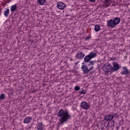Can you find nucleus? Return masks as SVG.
I'll return each instance as SVG.
<instances>
[{
	"instance_id": "nucleus-5",
	"label": "nucleus",
	"mask_w": 130,
	"mask_h": 130,
	"mask_svg": "<svg viewBox=\"0 0 130 130\" xmlns=\"http://www.w3.org/2000/svg\"><path fill=\"white\" fill-rule=\"evenodd\" d=\"M81 107L82 109H84V110H89L90 106L86 102H82L81 103Z\"/></svg>"
},
{
	"instance_id": "nucleus-18",
	"label": "nucleus",
	"mask_w": 130,
	"mask_h": 130,
	"mask_svg": "<svg viewBox=\"0 0 130 130\" xmlns=\"http://www.w3.org/2000/svg\"><path fill=\"white\" fill-rule=\"evenodd\" d=\"M112 115V117L113 119V118H118V114L116 113H112V114H111Z\"/></svg>"
},
{
	"instance_id": "nucleus-27",
	"label": "nucleus",
	"mask_w": 130,
	"mask_h": 130,
	"mask_svg": "<svg viewBox=\"0 0 130 130\" xmlns=\"http://www.w3.org/2000/svg\"><path fill=\"white\" fill-rule=\"evenodd\" d=\"M117 129H118L119 127H116Z\"/></svg>"
},
{
	"instance_id": "nucleus-22",
	"label": "nucleus",
	"mask_w": 130,
	"mask_h": 130,
	"mask_svg": "<svg viewBox=\"0 0 130 130\" xmlns=\"http://www.w3.org/2000/svg\"><path fill=\"white\" fill-rule=\"evenodd\" d=\"M79 93H80V94H86V92H85L84 90L83 89H82L81 90H80V91H79Z\"/></svg>"
},
{
	"instance_id": "nucleus-13",
	"label": "nucleus",
	"mask_w": 130,
	"mask_h": 130,
	"mask_svg": "<svg viewBox=\"0 0 130 130\" xmlns=\"http://www.w3.org/2000/svg\"><path fill=\"white\" fill-rule=\"evenodd\" d=\"M121 75H128L129 74V71L125 67H123V70L121 72Z\"/></svg>"
},
{
	"instance_id": "nucleus-12",
	"label": "nucleus",
	"mask_w": 130,
	"mask_h": 130,
	"mask_svg": "<svg viewBox=\"0 0 130 130\" xmlns=\"http://www.w3.org/2000/svg\"><path fill=\"white\" fill-rule=\"evenodd\" d=\"M31 121H32V117L27 116L25 117V118L24 119L23 121V123H25V124L30 123Z\"/></svg>"
},
{
	"instance_id": "nucleus-6",
	"label": "nucleus",
	"mask_w": 130,
	"mask_h": 130,
	"mask_svg": "<svg viewBox=\"0 0 130 130\" xmlns=\"http://www.w3.org/2000/svg\"><path fill=\"white\" fill-rule=\"evenodd\" d=\"M113 67H112V72H117L119 69L121 68V66L115 62H113Z\"/></svg>"
},
{
	"instance_id": "nucleus-11",
	"label": "nucleus",
	"mask_w": 130,
	"mask_h": 130,
	"mask_svg": "<svg viewBox=\"0 0 130 130\" xmlns=\"http://www.w3.org/2000/svg\"><path fill=\"white\" fill-rule=\"evenodd\" d=\"M104 4L103 5L104 8H108L110 5H111V0H104Z\"/></svg>"
},
{
	"instance_id": "nucleus-8",
	"label": "nucleus",
	"mask_w": 130,
	"mask_h": 130,
	"mask_svg": "<svg viewBox=\"0 0 130 130\" xmlns=\"http://www.w3.org/2000/svg\"><path fill=\"white\" fill-rule=\"evenodd\" d=\"M67 5L64 3L61 2H58L57 4V7L59 10H63L66 8Z\"/></svg>"
},
{
	"instance_id": "nucleus-24",
	"label": "nucleus",
	"mask_w": 130,
	"mask_h": 130,
	"mask_svg": "<svg viewBox=\"0 0 130 130\" xmlns=\"http://www.w3.org/2000/svg\"><path fill=\"white\" fill-rule=\"evenodd\" d=\"M90 37H87L86 38H85L86 40H89V39H90Z\"/></svg>"
},
{
	"instance_id": "nucleus-2",
	"label": "nucleus",
	"mask_w": 130,
	"mask_h": 130,
	"mask_svg": "<svg viewBox=\"0 0 130 130\" xmlns=\"http://www.w3.org/2000/svg\"><path fill=\"white\" fill-rule=\"evenodd\" d=\"M95 62V61H91L88 64H85L84 63H82L81 69L82 72H83V74L87 75V74L89 73V72L92 71L94 68L93 66H94Z\"/></svg>"
},
{
	"instance_id": "nucleus-15",
	"label": "nucleus",
	"mask_w": 130,
	"mask_h": 130,
	"mask_svg": "<svg viewBox=\"0 0 130 130\" xmlns=\"http://www.w3.org/2000/svg\"><path fill=\"white\" fill-rule=\"evenodd\" d=\"M10 10L12 13H14L15 11L17 10V5H15L11 6L10 8Z\"/></svg>"
},
{
	"instance_id": "nucleus-7",
	"label": "nucleus",
	"mask_w": 130,
	"mask_h": 130,
	"mask_svg": "<svg viewBox=\"0 0 130 130\" xmlns=\"http://www.w3.org/2000/svg\"><path fill=\"white\" fill-rule=\"evenodd\" d=\"M107 26L110 28H114L116 26L113 19H110L107 21Z\"/></svg>"
},
{
	"instance_id": "nucleus-14",
	"label": "nucleus",
	"mask_w": 130,
	"mask_h": 130,
	"mask_svg": "<svg viewBox=\"0 0 130 130\" xmlns=\"http://www.w3.org/2000/svg\"><path fill=\"white\" fill-rule=\"evenodd\" d=\"M113 21H114V23H115V25L116 26V25H118V24L120 23V18L117 17H115Z\"/></svg>"
},
{
	"instance_id": "nucleus-3",
	"label": "nucleus",
	"mask_w": 130,
	"mask_h": 130,
	"mask_svg": "<svg viewBox=\"0 0 130 130\" xmlns=\"http://www.w3.org/2000/svg\"><path fill=\"white\" fill-rule=\"evenodd\" d=\"M97 53H94L93 52H90L88 55H86L84 57V62H89L90 60L92 59V58H94L95 56H96Z\"/></svg>"
},
{
	"instance_id": "nucleus-4",
	"label": "nucleus",
	"mask_w": 130,
	"mask_h": 130,
	"mask_svg": "<svg viewBox=\"0 0 130 130\" xmlns=\"http://www.w3.org/2000/svg\"><path fill=\"white\" fill-rule=\"evenodd\" d=\"M103 70L105 73H109L112 72V66L109 64L108 65H104L103 66Z\"/></svg>"
},
{
	"instance_id": "nucleus-26",
	"label": "nucleus",
	"mask_w": 130,
	"mask_h": 130,
	"mask_svg": "<svg viewBox=\"0 0 130 130\" xmlns=\"http://www.w3.org/2000/svg\"><path fill=\"white\" fill-rule=\"evenodd\" d=\"M107 126L108 127V128H109V127H110V123H108Z\"/></svg>"
},
{
	"instance_id": "nucleus-21",
	"label": "nucleus",
	"mask_w": 130,
	"mask_h": 130,
	"mask_svg": "<svg viewBox=\"0 0 130 130\" xmlns=\"http://www.w3.org/2000/svg\"><path fill=\"white\" fill-rule=\"evenodd\" d=\"M4 99H6V94L2 93L0 95V100H4Z\"/></svg>"
},
{
	"instance_id": "nucleus-25",
	"label": "nucleus",
	"mask_w": 130,
	"mask_h": 130,
	"mask_svg": "<svg viewBox=\"0 0 130 130\" xmlns=\"http://www.w3.org/2000/svg\"><path fill=\"white\" fill-rule=\"evenodd\" d=\"M95 0H89V2H91V3H94Z\"/></svg>"
},
{
	"instance_id": "nucleus-9",
	"label": "nucleus",
	"mask_w": 130,
	"mask_h": 130,
	"mask_svg": "<svg viewBox=\"0 0 130 130\" xmlns=\"http://www.w3.org/2000/svg\"><path fill=\"white\" fill-rule=\"evenodd\" d=\"M84 56H85V53L81 51H78L76 54V58H78V59H83Z\"/></svg>"
},
{
	"instance_id": "nucleus-23",
	"label": "nucleus",
	"mask_w": 130,
	"mask_h": 130,
	"mask_svg": "<svg viewBox=\"0 0 130 130\" xmlns=\"http://www.w3.org/2000/svg\"><path fill=\"white\" fill-rule=\"evenodd\" d=\"M79 90H80V86H76L75 87V91H79Z\"/></svg>"
},
{
	"instance_id": "nucleus-1",
	"label": "nucleus",
	"mask_w": 130,
	"mask_h": 130,
	"mask_svg": "<svg viewBox=\"0 0 130 130\" xmlns=\"http://www.w3.org/2000/svg\"><path fill=\"white\" fill-rule=\"evenodd\" d=\"M57 115L58 117H60L59 121L60 124L67 122L68 120L71 118V115L69 114V112L67 110H63V109L59 110Z\"/></svg>"
},
{
	"instance_id": "nucleus-20",
	"label": "nucleus",
	"mask_w": 130,
	"mask_h": 130,
	"mask_svg": "<svg viewBox=\"0 0 130 130\" xmlns=\"http://www.w3.org/2000/svg\"><path fill=\"white\" fill-rule=\"evenodd\" d=\"M38 3L41 6H43L45 4V0H38Z\"/></svg>"
},
{
	"instance_id": "nucleus-17",
	"label": "nucleus",
	"mask_w": 130,
	"mask_h": 130,
	"mask_svg": "<svg viewBox=\"0 0 130 130\" xmlns=\"http://www.w3.org/2000/svg\"><path fill=\"white\" fill-rule=\"evenodd\" d=\"M9 14H10V9L8 8L6 9V11H4V15L5 17H8V16H9Z\"/></svg>"
},
{
	"instance_id": "nucleus-19",
	"label": "nucleus",
	"mask_w": 130,
	"mask_h": 130,
	"mask_svg": "<svg viewBox=\"0 0 130 130\" xmlns=\"http://www.w3.org/2000/svg\"><path fill=\"white\" fill-rule=\"evenodd\" d=\"M100 25L96 24L94 26V30L95 32H98L100 30Z\"/></svg>"
},
{
	"instance_id": "nucleus-10",
	"label": "nucleus",
	"mask_w": 130,
	"mask_h": 130,
	"mask_svg": "<svg viewBox=\"0 0 130 130\" xmlns=\"http://www.w3.org/2000/svg\"><path fill=\"white\" fill-rule=\"evenodd\" d=\"M104 119L105 120H106V121H111V120H112L113 122H114V120H113V119L111 114L106 115L104 117Z\"/></svg>"
},
{
	"instance_id": "nucleus-16",
	"label": "nucleus",
	"mask_w": 130,
	"mask_h": 130,
	"mask_svg": "<svg viewBox=\"0 0 130 130\" xmlns=\"http://www.w3.org/2000/svg\"><path fill=\"white\" fill-rule=\"evenodd\" d=\"M37 129L38 130L43 129V124H42V123H40L38 124V125L37 126Z\"/></svg>"
}]
</instances>
